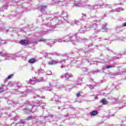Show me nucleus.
<instances>
[{"label":"nucleus","mask_w":126,"mask_h":126,"mask_svg":"<svg viewBox=\"0 0 126 126\" xmlns=\"http://www.w3.org/2000/svg\"><path fill=\"white\" fill-rule=\"evenodd\" d=\"M100 22L99 20H94L92 23L86 25V26H81L80 29L79 30V33H85L86 31H89L91 28H93L95 33H98L100 32V30L98 29V26L97 24Z\"/></svg>","instance_id":"obj_1"},{"label":"nucleus","mask_w":126,"mask_h":126,"mask_svg":"<svg viewBox=\"0 0 126 126\" xmlns=\"http://www.w3.org/2000/svg\"><path fill=\"white\" fill-rule=\"evenodd\" d=\"M43 104L42 101H39L37 103H35L33 101H27L25 102V105L27 106V108H26L24 110L25 113L26 114H30V113H34L36 111V109L37 107H43L44 105H42Z\"/></svg>","instance_id":"obj_2"},{"label":"nucleus","mask_w":126,"mask_h":126,"mask_svg":"<svg viewBox=\"0 0 126 126\" xmlns=\"http://www.w3.org/2000/svg\"><path fill=\"white\" fill-rule=\"evenodd\" d=\"M41 16L42 18V21H48V20L47 18H48V20H50V21H52V20H53V21H56V22H59L60 24H62V23H64L65 22H64L63 20H62V17H61V15H59V12H57V13H55L54 15H51L50 16H48L47 15H39V17Z\"/></svg>","instance_id":"obj_3"},{"label":"nucleus","mask_w":126,"mask_h":126,"mask_svg":"<svg viewBox=\"0 0 126 126\" xmlns=\"http://www.w3.org/2000/svg\"><path fill=\"white\" fill-rule=\"evenodd\" d=\"M44 29L41 32V34H49L51 32H54L55 30V26L50 24H45Z\"/></svg>","instance_id":"obj_4"},{"label":"nucleus","mask_w":126,"mask_h":126,"mask_svg":"<svg viewBox=\"0 0 126 126\" xmlns=\"http://www.w3.org/2000/svg\"><path fill=\"white\" fill-rule=\"evenodd\" d=\"M73 0L74 2V6H76V7H83L85 6L84 3L85 2H87L88 0Z\"/></svg>","instance_id":"obj_5"},{"label":"nucleus","mask_w":126,"mask_h":126,"mask_svg":"<svg viewBox=\"0 0 126 126\" xmlns=\"http://www.w3.org/2000/svg\"><path fill=\"white\" fill-rule=\"evenodd\" d=\"M94 52H95V50H94V49H91L87 52H86L85 51H84V49H81L78 50V54H79L80 56H85V57H86L87 56V55H88V54H90V53H94Z\"/></svg>","instance_id":"obj_6"},{"label":"nucleus","mask_w":126,"mask_h":126,"mask_svg":"<svg viewBox=\"0 0 126 126\" xmlns=\"http://www.w3.org/2000/svg\"><path fill=\"white\" fill-rule=\"evenodd\" d=\"M77 33H70L69 34V39H67L68 40V42H73L74 41L75 42H73V45H76V36Z\"/></svg>","instance_id":"obj_7"},{"label":"nucleus","mask_w":126,"mask_h":126,"mask_svg":"<svg viewBox=\"0 0 126 126\" xmlns=\"http://www.w3.org/2000/svg\"><path fill=\"white\" fill-rule=\"evenodd\" d=\"M58 63H65V60L63 59L61 61L60 60H52L48 62V64L50 65H53L54 64H58Z\"/></svg>","instance_id":"obj_8"},{"label":"nucleus","mask_w":126,"mask_h":126,"mask_svg":"<svg viewBox=\"0 0 126 126\" xmlns=\"http://www.w3.org/2000/svg\"><path fill=\"white\" fill-rule=\"evenodd\" d=\"M65 3V2L60 1V0H52L49 4H50V5H55V4H58L60 5L63 6Z\"/></svg>","instance_id":"obj_9"},{"label":"nucleus","mask_w":126,"mask_h":126,"mask_svg":"<svg viewBox=\"0 0 126 126\" xmlns=\"http://www.w3.org/2000/svg\"><path fill=\"white\" fill-rule=\"evenodd\" d=\"M69 77H72V74L66 73L64 75H62L60 76L61 79H63L65 78V80H67Z\"/></svg>","instance_id":"obj_10"},{"label":"nucleus","mask_w":126,"mask_h":126,"mask_svg":"<svg viewBox=\"0 0 126 126\" xmlns=\"http://www.w3.org/2000/svg\"><path fill=\"white\" fill-rule=\"evenodd\" d=\"M5 25V24H4V23H3L2 21H0V32H1V31L5 32L6 33L8 32V31L4 28Z\"/></svg>","instance_id":"obj_11"},{"label":"nucleus","mask_w":126,"mask_h":126,"mask_svg":"<svg viewBox=\"0 0 126 126\" xmlns=\"http://www.w3.org/2000/svg\"><path fill=\"white\" fill-rule=\"evenodd\" d=\"M57 42H58L59 43H62V42H68V40L66 39V37H64L63 38H59L58 39L55 40V41H54V44L55 43H57Z\"/></svg>","instance_id":"obj_12"},{"label":"nucleus","mask_w":126,"mask_h":126,"mask_svg":"<svg viewBox=\"0 0 126 126\" xmlns=\"http://www.w3.org/2000/svg\"><path fill=\"white\" fill-rule=\"evenodd\" d=\"M61 15L63 18V20L66 21V22H67V12L63 10L61 13Z\"/></svg>","instance_id":"obj_13"},{"label":"nucleus","mask_w":126,"mask_h":126,"mask_svg":"<svg viewBox=\"0 0 126 126\" xmlns=\"http://www.w3.org/2000/svg\"><path fill=\"white\" fill-rule=\"evenodd\" d=\"M45 119L46 120H48V119L51 120V121H52L53 122H57V121H58V118L53 115H50V116H47L45 117Z\"/></svg>","instance_id":"obj_14"},{"label":"nucleus","mask_w":126,"mask_h":126,"mask_svg":"<svg viewBox=\"0 0 126 126\" xmlns=\"http://www.w3.org/2000/svg\"><path fill=\"white\" fill-rule=\"evenodd\" d=\"M61 98L59 97L58 95H55L54 97L51 99V101H55L56 102V104H59V103H61Z\"/></svg>","instance_id":"obj_15"},{"label":"nucleus","mask_w":126,"mask_h":126,"mask_svg":"<svg viewBox=\"0 0 126 126\" xmlns=\"http://www.w3.org/2000/svg\"><path fill=\"white\" fill-rule=\"evenodd\" d=\"M19 103V102L18 101H13L12 100L9 99L7 101V104L8 105H12V106H13L14 107H15V106H17V105H18V103Z\"/></svg>","instance_id":"obj_16"},{"label":"nucleus","mask_w":126,"mask_h":126,"mask_svg":"<svg viewBox=\"0 0 126 126\" xmlns=\"http://www.w3.org/2000/svg\"><path fill=\"white\" fill-rule=\"evenodd\" d=\"M87 8L90 9V10H94L96 9H98V5H88Z\"/></svg>","instance_id":"obj_17"},{"label":"nucleus","mask_w":126,"mask_h":126,"mask_svg":"<svg viewBox=\"0 0 126 126\" xmlns=\"http://www.w3.org/2000/svg\"><path fill=\"white\" fill-rule=\"evenodd\" d=\"M19 43L22 46H27L29 44V41L26 39H23L20 40Z\"/></svg>","instance_id":"obj_18"},{"label":"nucleus","mask_w":126,"mask_h":126,"mask_svg":"<svg viewBox=\"0 0 126 126\" xmlns=\"http://www.w3.org/2000/svg\"><path fill=\"white\" fill-rule=\"evenodd\" d=\"M40 91H52V88L49 87H44L43 88H41L40 89Z\"/></svg>","instance_id":"obj_19"},{"label":"nucleus","mask_w":126,"mask_h":126,"mask_svg":"<svg viewBox=\"0 0 126 126\" xmlns=\"http://www.w3.org/2000/svg\"><path fill=\"white\" fill-rule=\"evenodd\" d=\"M76 41H79V42H81V41H86L87 39L85 38H81L80 36H78V34L77 33V35L76 36Z\"/></svg>","instance_id":"obj_20"},{"label":"nucleus","mask_w":126,"mask_h":126,"mask_svg":"<svg viewBox=\"0 0 126 126\" xmlns=\"http://www.w3.org/2000/svg\"><path fill=\"white\" fill-rule=\"evenodd\" d=\"M82 20V19L75 21L74 22L72 21L71 23H74L75 24V25H76L77 26H79L81 25Z\"/></svg>","instance_id":"obj_21"},{"label":"nucleus","mask_w":126,"mask_h":126,"mask_svg":"<svg viewBox=\"0 0 126 126\" xmlns=\"http://www.w3.org/2000/svg\"><path fill=\"white\" fill-rule=\"evenodd\" d=\"M39 8L40 9V11L43 12L46 10L47 6V5H41L39 7Z\"/></svg>","instance_id":"obj_22"},{"label":"nucleus","mask_w":126,"mask_h":126,"mask_svg":"<svg viewBox=\"0 0 126 126\" xmlns=\"http://www.w3.org/2000/svg\"><path fill=\"white\" fill-rule=\"evenodd\" d=\"M47 81V79H44L43 77H41L39 79H36V82H46Z\"/></svg>","instance_id":"obj_23"},{"label":"nucleus","mask_w":126,"mask_h":126,"mask_svg":"<svg viewBox=\"0 0 126 126\" xmlns=\"http://www.w3.org/2000/svg\"><path fill=\"white\" fill-rule=\"evenodd\" d=\"M27 90V92L28 93H32V92H34V91H35V89L32 88L31 87H28Z\"/></svg>","instance_id":"obj_24"},{"label":"nucleus","mask_w":126,"mask_h":126,"mask_svg":"<svg viewBox=\"0 0 126 126\" xmlns=\"http://www.w3.org/2000/svg\"><path fill=\"white\" fill-rule=\"evenodd\" d=\"M85 61V62H87V63H89V65H91V64H95V63H97V62H96V61H95L94 62H90V61H89V59L86 60Z\"/></svg>","instance_id":"obj_25"},{"label":"nucleus","mask_w":126,"mask_h":126,"mask_svg":"<svg viewBox=\"0 0 126 126\" xmlns=\"http://www.w3.org/2000/svg\"><path fill=\"white\" fill-rule=\"evenodd\" d=\"M5 9H7V5H5L1 7L0 8V12H1V11H4Z\"/></svg>","instance_id":"obj_26"},{"label":"nucleus","mask_w":126,"mask_h":126,"mask_svg":"<svg viewBox=\"0 0 126 126\" xmlns=\"http://www.w3.org/2000/svg\"><path fill=\"white\" fill-rule=\"evenodd\" d=\"M36 119V116H30L26 118L27 121H31V120H34Z\"/></svg>","instance_id":"obj_27"},{"label":"nucleus","mask_w":126,"mask_h":126,"mask_svg":"<svg viewBox=\"0 0 126 126\" xmlns=\"http://www.w3.org/2000/svg\"><path fill=\"white\" fill-rule=\"evenodd\" d=\"M36 62H37V60L35 58H32L29 61V63H35Z\"/></svg>","instance_id":"obj_28"},{"label":"nucleus","mask_w":126,"mask_h":126,"mask_svg":"<svg viewBox=\"0 0 126 126\" xmlns=\"http://www.w3.org/2000/svg\"><path fill=\"white\" fill-rule=\"evenodd\" d=\"M14 84H16L19 88H21V87H23V85L21 84V83L19 82H14Z\"/></svg>","instance_id":"obj_29"},{"label":"nucleus","mask_w":126,"mask_h":126,"mask_svg":"<svg viewBox=\"0 0 126 126\" xmlns=\"http://www.w3.org/2000/svg\"><path fill=\"white\" fill-rule=\"evenodd\" d=\"M124 10V8H122L121 7H119L116 8L113 11H116V12H121V11H123Z\"/></svg>","instance_id":"obj_30"},{"label":"nucleus","mask_w":126,"mask_h":126,"mask_svg":"<svg viewBox=\"0 0 126 126\" xmlns=\"http://www.w3.org/2000/svg\"><path fill=\"white\" fill-rule=\"evenodd\" d=\"M100 102L102 104V105H107V104H108V101H107L105 98H103L100 101Z\"/></svg>","instance_id":"obj_31"},{"label":"nucleus","mask_w":126,"mask_h":126,"mask_svg":"<svg viewBox=\"0 0 126 126\" xmlns=\"http://www.w3.org/2000/svg\"><path fill=\"white\" fill-rule=\"evenodd\" d=\"M101 30H102V31L103 32H108L109 29H107L105 26L103 25Z\"/></svg>","instance_id":"obj_32"},{"label":"nucleus","mask_w":126,"mask_h":126,"mask_svg":"<svg viewBox=\"0 0 126 126\" xmlns=\"http://www.w3.org/2000/svg\"><path fill=\"white\" fill-rule=\"evenodd\" d=\"M12 77H13V74L9 75L7 77V78L5 79L4 83H6V82H7V80L8 79H10V78H12Z\"/></svg>","instance_id":"obj_33"},{"label":"nucleus","mask_w":126,"mask_h":126,"mask_svg":"<svg viewBox=\"0 0 126 126\" xmlns=\"http://www.w3.org/2000/svg\"><path fill=\"white\" fill-rule=\"evenodd\" d=\"M45 71H44L43 69L40 68L39 70H38L37 71L35 72V73H37V74H40V73H43V72Z\"/></svg>","instance_id":"obj_34"},{"label":"nucleus","mask_w":126,"mask_h":126,"mask_svg":"<svg viewBox=\"0 0 126 126\" xmlns=\"http://www.w3.org/2000/svg\"><path fill=\"white\" fill-rule=\"evenodd\" d=\"M96 115H98V111L96 110H94L91 112V116H96Z\"/></svg>","instance_id":"obj_35"},{"label":"nucleus","mask_w":126,"mask_h":126,"mask_svg":"<svg viewBox=\"0 0 126 126\" xmlns=\"http://www.w3.org/2000/svg\"><path fill=\"white\" fill-rule=\"evenodd\" d=\"M87 18V15L86 14L82 13V19L84 20V19H86Z\"/></svg>","instance_id":"obj_36"},{"label":"nucleus","mask_w":126,"mask_h":126,"mask_svg":"<svg viewBox=\"0 0 126 126\" xmlns=\"http://www.w3.org/2000/svg\"><path fill=\"white\" fill-rule=\"evenodd\" d=\"M112 67H115L114 65H106L105 66V68H107V69H109V68H111Z\"/></svg>","instance_id":"obj_37"},{"label":"nucleus","mask_w":126,"mask_h":126,"mask_svg":"<svg viewBox=\"0 0 126 126\" xmlns=\"http://www.w3.org/2000/svg\"><path fill=\"white\" fill-rule=\"evenodd\" d=\"M12 85H15V84H14V83H12V82L10 81L8 82L7 86H12Z\"/></svg>","instance_id":"obj_38"},{"label":"nucleus","mask_w":126,"mask_h":126,"mask_svg":"<svg viewBox=\"0 0 126 126\" xmlns=\"http://www.w3.org/2000/svg\"><path fill=\"white\" fill-rule=\"evenodd\" d=\"M31 84H32V85H34V84H35V83L37 82L36 81V80L31 79Z\"/></svg>","instance_id":"obj_39"},{"label":"nucleus","mask_w":126,"mask_h":126,"mask_svg":"<svg viewBox=\"0 0 126 126\" xmlns=\"http://www.w3.org/2000/svg\"><path fill=\"white\" fill-rule=\"evenodd\" d=\"M52 55H54V56H61V54L60 53H56V52H52Z\"/></svg>","instance_id":"obj_40"},{"label":"nucleus","mask_w":126,"mask_h":126,"mask_svg":"<svg viewBox=\"0 0 126 126\" xmlns=\"http://www.w3.org/2000/svg\"><path fill=\"white\" fill-rule=\"evenodd\" d=\"M65 63H61V68H64L66 67V66L65 65Z\"/></svg>","instance_id":"obj_41"},{"label":"nucleus","mask_w":126,"mask_h":126,"mask_svg":"<svg viewBox=\"0 0 126 126\" xmlns=\"http://www.w3.org/2000/svg\"><path fill=\"white\" fill-rule=\"evenodd\" d=\"M83 78L82 77H81V76L79 77L78 78V82H80V81H82V79Z\"/></svg>","instance_id":"obj_42"},{"label":"nucleus","mask_w":126,"mask_h":126,"mask_svg":"<svg viewBox=\"0 0 126 126\" xmlns=\"http://www.w3.org/2000/svg\"><path fill=\"white\" fill-rule=\"evenodd\" d=\"M99 6H105L106 7H107V6H108V4H105L104 3H103L102 4H100L99 5Z\"/></svg>","instance_id":"obj_43"},{"label":"nucleus","mask_w":126,"mask_h":126,"mask_svg":"<svg viewBox=\"0 0 126 126\" xmlns=\"http://www.w3.org/2000/svg\"><path fill=\"white\" fill-rule=\"evenodd\" d=\"M126 22L123 24L122 26L119 27V28H123V27H126Z\"/></svg>","instance_id":"obj_44"},{"label":"nucleus","mask_w":126,"mask_h":126,"mask_svg":"<svg viewBox=\"0 0 126 126\" xmlns=\"http://www.w3.org/2000/svg\"><path fill=\"white\" fill-rule=\"evenodd\" d=\"M88 86H89V88L91 89H93V88L94 87V85H89Z\"/></svg>","instance_id":"obj_45"},{"label":"nucleus","mask_w":126,"mask_h":126,"mask_svg":"<svg viewBox=\"0 0 126 126\" xmlns=\"http://www.w3.org/2000/svg\"><path fill=\"white\" fill-rule=\"evenodd\" d=\"M51 44H54V42H53V43L47 42V43H46V44H47L48 46H50V48H52V45H51Z\"/></svg>","instance_id":"obj_46"},{"label":"nucleus","mask_w":126,"mask_h":126,"mask_svg":"<svg viewBox=\"0 0 126 126\" xmlns=\"http://www.w3.org/2000/svg\"><path fill=\"white\" fill-rule=\"evenodd\" d=\"M40 98V95H38V94H34L33 95V98Z\"/></svg>","instance_id":"obj_47"},{"label":"nucleus","mask_w":126,"mask_h":126,"mask_svg":"<svg viewBox=\"0 0 126 126\" xmlns=\"http://www.w3.org/2000/svg\"><path fill=\"white\" fill-rule=\"evenodd\" d=\"M123 103L125 104V105L124 106H123L121 107H119V110H121V109H123L124 108V107H126V102H124Z\"/></svg>","instance_id":"obj_48"},{"label":"nucleus","mask_w":126,"mask_h":126,"mask_svg":"<svg viewBox=\"0 0 126 126\" xmlns=\"http://www.w3.org/2000/svg\"><path fill=\"white\" fill-rule=\"evenodd\" d=\"M8 18H9L10 19H12V18H13V17H14V16H12V15H10L8 16Z\"/></svg>","instance_id":"obj_49"},{"label":"nucleus","mask_w":126,"mask_h":126,"mask_svg":"<svg viewBox=\"0 0 126 126\" xmlns=\"http://www.w3.org/2000/svg\"><path fill=\"white\" fill-rule=\"evenodd\" d=\"M3 91H4L3 88L2 87H0V92H3Z\"/></svg>","instance_id":"obj_50"},{"label":"nucleus","mask_w":126,"mask_h":126,"mask_svg":"<svg viewBox=\"0 0 126 126\" xmlns=\"http://www.w3.org/2000/svg\"><path fill=\"white\" fill-rule=\"evenodd\" d=\"M98 72H99V70H94V71H93V73L94 74V73H98Z\"/></svg>","instance_id":"obj_51"},{"label":"nucleus","mask_w":126,"mask_h":126,"mask_svg":"<svg viewBox=\"0 0 126 126\" xmlns=\"http://www.w3.org/2000/svg\"><path fill=\"white\" fill-rule=\"evenodd\" d=\"M22 60H24V61H27V58H26V57H22Z\"/></svg>","instance_id":"obj_52"},{"label":"nucleus","mask_w":126,"mask_h":126,"mask_svg":"<svg viewBox=\"0 0 126 126\" xmlns=\"http://www.w3.org/2000/svg\"><path fill=\"white\" fill-rule=\"evenodd\" d=\"M17 92H18V91H17V90H14V91L13 92V94H16Z\"/></svg>","instance_id":"obj_53"},{"label":"nucleus","mask_w":126,"mask_h":126,"mask_svg":"<svg viewBox=\"0 0 126 126\" xmlns=\"http://www.w3.org/2000/svg\"><path fill=\"white\" fill-rule=\"evenodd\" d=\"M47 75H52V71H48V74H47Z\"/></svg>","instance_id":"obj_54"},{"label":"nucleus","mask_w":126,"mask_h":126,"mask_svg":"<svg viewBox=\"0 0 126 126\" xmlns=\"http://www.w3.org/2000/svg\"><path fill=\"white\" fill-rule=\"evenodd\" d=\"M11 120H14V121H17V118L14 117V118H12Z\"/></svg>","instance_id":"obj_55"},{"label":"nucleus","mask_w":126,"mask_h":126,"mask_svg":"<svg viewBox=\"0 0 126 126\" xmlns=\"http://www.w3.org/2000/svg\"><path fill=\"white\" fill-rule=\"evenodd\" d=\"M109 99H110V100H117L116 98H115L114 97H109Z\"/></svg>","instance_id":"obj_56"},{"label":"nucleus","mask_w":126,"mask_h":126,"mask_svg":"<svg viewBox=\"0 0 126 126\" xmlns=\"http://www.w3.org/2000/svg\"><path fill=\"white\" fill-rule=\"evenodd\" d=\"M79 84V83H75L74 85V87H76V86H77V85H78Z\"/></svg>","instance_id":"obj_57"},{"label":"nucleus","mask_w":126,"mask_h":126,"mask_svg":"<svg viewBox=\"0 0 126 126\" xmlns=\"http://www.w3.org/2000/svg\"><path fill=\"white\" fill-rule=\"evenodd\" d=\"M76 96L77 97H80V93H78V94H77Z\"/></svg>","instance_id":"obj_58"},{"label":"nucleus","mask_w":126,"mask_h":126,"mask_svg":"<svg viewBox=\"0 0 126 126\" xmlns=\"http://www.w3.org/2000/svg\"><path fill=\"white\" fill-rule=\"evenodd\" d=\"M0 43H1V44H5V41H4V40H1Z\"/></svg>","instance_id":"obj_59"},{"label":"nucleus","mask_w":126,"mask_h":126,"mask_svg":"<svg viewBox=\"0 0 126 126\" xmlns=\"http://www.w3.org/2000/svg\"><path fill=\"white\" fill-rule=\"evenodd\" d=\"M69 118H70V117H69V115L67 114V115H66V120H68V119H69Z\"/></svg>","instance_id":"obj_60"},{"label":"nucleus","mask_w":126,"mask_h":126,"mask_svg":"<svg viewBox=\"0 0 126 126\" xmlns=\"http://www.w3.org/2000/svg\"><path fill=\"white\" fill-rule=\"evenodd\" d=\"M39 42H43V41H44V39L41 38V39H40L39 40Z\"/></svg>","instance_id":"obj_61"},{"label":"nucleus","mask_w":126,"mask_h":126,"mask_svg":"<svg viewBox=\"0 0 126 126\" xmlns=\"http://www.w3.org/2000/svg\"><path fill=\"white\" fill-rule=\"evenodd\" d=\"M27 82L28 84H31V79L28 81Z\"/></svg>","instance_id":"obj_62"},{"label":"nucleus","mask_w":126,"mask_h":126,"mask_svg":"<svg viewBox=\"0 0 126 126\" xmlns=\"http://www.w3.org/2000/svg\"><path fill=\"white\" fill-rule=\"evenodd\" d=\"M106 50H107V51H109V52H112V50H111V49H110L109 48H106Z\"/></svg>","instance_id":"obj_63"},{"label":"nucleus","mask_w":126,"mask_h":126,"mask_svg":"<svg viewBox=\"0 0 126 126\" xmlns=\"http://www.w3.org/2000/svg\"><path fill=\"white\" fill-rule=\"evenodd\" d=\"M64 37H66V39H69V35H67L66 36H64Z\"/></svg>","instance_id":"obj_64"}]
</instances>
